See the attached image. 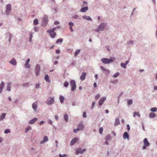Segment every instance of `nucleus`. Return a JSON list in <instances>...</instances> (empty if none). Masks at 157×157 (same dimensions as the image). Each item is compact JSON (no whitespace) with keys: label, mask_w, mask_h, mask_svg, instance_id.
Returning a JSON list of instances; mask_svg holds the SVG:
<instances>
[{"label":"nucleus","mask_w":157,"mask_h":157,"mask_svg":"<svg viewBox=\"0 0 157 157\" xmlns=\"http://www.w3.org/2000/svg\"><path fill=\"white\" fill-rule=\"evenodd\" d=\"M115 60V58L113 57L110 59L104 58L101 59V62L103 63L107 64L113 63Z\"/></svg>","instance_id":"f257e3e1"},{"label":"nucleus","mask_w":157,"mask_h":157,"mask_svg":"<svg viewBox=\"0 0 157 157\" xmlns=\"http://www.w3.org/2000/svg\"><path fill=\"white\" fill-rule=\"evenodd\" d=\"M105 27V23H101L97 28L96 31L98 32L100 31H102L104 30Z\"/></svg>","instance_id":"f03ea898"},{"label":"nucleus","mask_w":157,"mask_h":157,"mask_svg":"<svg viewBox=\"0 0 157 157\" xmlns=\"http://www.w3.org/2000/svg\"><path fill=\"white\" fill-rule=\"evenodd\" d=\"M48 17L47 15H45L43 19L41 25L44 27H45L47 25L48 22Z\"/></svg>","instance_id":"7ed1b4c3"},{"label":"nucleus","mask_w":157,"mask_h":157,"mask_svg":"<svg viewBox=\"0 0 157 157\" xmlns=\"http://www.w3.org/2000/svg\"><path fill=\"white\" fill-rule=\"evenodd\" d=\"M70 85L71 86V90L72 91H75L76 87L75 81L74 80H71L70 82Z\"/></svg>","instance_id":"20e7f679"},{"label":"nucleus","mask_w":157,"mask_h":157,"mask_svg":"<svg viewBox=\"0 0 157 157\" xmlns=\"http://www.w3.org/2000/svg\"><path fill=\"white\" fill-rule=\"evenodd\" d=\"M54 98L50 97L47 99L45 102L48 105H52L54 103Z\"/></svg>","instance_id":"39448f33"},{"label":"nucleus","mask_w":157,"mask_h":157,"mask_svg":"<svg viewBox=\"0 0 157 157\" xmlns=\"http://www.w3.org/2000/svg\"><path fill=\"white\" fill-rule=\"evenodd\" d=\"M11 6L10 4H8L6 6V14L7 15L10 14L11 11Z\"/></svg>","instance_id":"423d86ee"},{"label":"nucleus","mask_w":157,"mask_h":157,"mask_svg":"<svg viewBox=\"0 0 157 157\" xmlns=\"http://www.w3.org/2000/svg\"><path fill=\"white\" fill-rule=\"evenodd\" d=\"M35 73L37 76H38L40 74V66L39 64H37L35 69Z\"/></svg>","instance_id":"0eeeda50"},{"label":"nucleus","mask_w":157,"mask_h":157,"mask_svg":"<svg viewBox=\"0 0 157 157\" xmlns=\"http://www.w3.org/2000/svg\"><path fill=\"white\" fill-rule=\"evenodd\" d=\"M85 151V148H84L82 149V148L81 147L79 148L76 150L75 154L77 155L79 153L81 154H82Z\"/></svg>","instance_id":"6e6552de"},{"label":"nucleus","mask_w":157,"mask_h":157,"mask_svg":"<svg viewBox=\"0 0 157 157\" xmlns=\"http://www.w3.org/2000/svg\"><path fill=\"white\" fill-rule=\"evenodd\" d=\"M12 36V34L10 33H7L6 34V38L8 39L9 42H10L11 41Z\"/></svg>","instance_id":"1a4fd4ad"},{"label":"nucleus","mask_w":157,"mask_h":157,"mask_svg":"<svg viewBox=\"0 0 157 157\" xmlns=\"http://www.w3.org/2000/svg\"><path fill=\"white\" fill-rule=\"evenodd\" d=\"M78 140V138L77 137H75L73 138L72 140L71 141L70 143V145L71 146L75 144L76 142Z\"/></svg>","instance_id":"9d476101"},{"label":"nucleus","mask_w":157,"mask_h":157,"mask_svg":"<svg viewBox=\"0 0 157 157\" xmlns=\"http://www.w3.org/2000/svg\"><path fill=\"white\" fill-rule=\"evenodd\" d=\"M84 128V125L82 122H80L78 126V128L79 130V131L82 130Z\"/></svg>","instance_id":"9b49d317"},{"label":"nucleus","mask_w":157,"mask_h":157,"mask_svg":"<svg viewBox=\"0 0 157 157\" xmlns=\"http://www.w3.org/2000/svg\"><path fill=\"white\" fill-rule=\"evenodd\" d=\"M106 99L105 97H103L101 98L99 101V105H101L103 103L104 101Z\"/></svg>","instance_id":"f8f14e48"},{"label":"nucleus","mask_w":157,"mask_h":157,"mask_svg":"<svg viewBox=\"0 0 157 157\" xmlns=\"http://www.w3.org/2000/svg\"><path fill=\"white\" fill-rule=\"evenodd\" d=\"M48 137L46 136H45L43 137V140L40 142V144H43L45 142L48 141Z\"/></svg>","instance_id":"ddd939ff"},{"label":"nucleus","mask_w":157,"mask_h":157,"mask_svg":"<svg viewBox=\"0 0 157 157\" xmlns=\"http://www.w3.org/2000/svg\"><path fill=\"white\" fill-rule=\"evenodd\" d=\"M32 107L34 111L36 112L37 108V103L36 102L33 103L32 105Z\"/></svg>","instance_id":"4468645a"},{"label":"nucleus","mask_w":157,"mask_h":157,"mask_svg":"<svg viewBox=\"0 0 157 157\" xmlns=\"http://www.w3.org/2000/svg\"><path fill=\"white\" fill-rule=\"evenodd\" d=\"M129 135L128 132H125L123 134V137L124 139H127L128 140H129Z\"/></svg>","instance_id":"2eb2a0df"},{"label":"nucleus","mask_w":157,"mask_h":157,"mask_svg":"<svg viewBox=\"0 0 157 157\" xmlns=\"http://www.w3.org/2000/svg\"><path fill=\"white\" fill-rule=\"evenodd\" d=\"M88 10V6H85L82 7L80 10V11L81 12L85 13Z\"/></svg>","instance_id":"dca6fc26"},{"label":"nucleus","mask_w":157,"mask_h":157,"mask_svg":"<svg viewBox=\"0 0 157 157\" xmlns=\"http://www.w3.org/2000/svg\"><path fill=\"white\" fill-rule=\"evenodd\" d=\"M143 143L144 145L147 146L148 147L150 145V143L148 142L147 139V138H145L143 140Z\"/></svg>","instance_id":"f3484780"},{"label":"nucleus","mask_w":157,"mask_h":157,"mask_svg":"<svg viewBox=\"0 0 157 157\" xmlns=\"http://www.w3.org/2000/svg\"><path fill=\"white\" fill-rule=\"evenodd\" d=\"M9 63L14 66H15L17 64V62L14 58H13L11 60L9 61Z\"/></svg>","instance_id":"a211bd4d"},{"label":"nucleus","mask_w":157,"mask_h":157,"mask_svg":"<svg viewBox=\"0 0 157 157\" xmlns=\"http://www.w3.org/2000/svg\"><path fill=\"white\" fill-rule=\"evenodd\" d=\"M82 18L87 21H92V19L89 16L83 15L82 17Z\"/></svg>","instance_id":"6ab92c4d"},{"label":"nucleus","mask_w":157,"mask_h":157,"mask_svg":"<svg viewBox=\"0 0 157 157\" xmlns=\"http://www.w3.org/2000/svg\"><path fill=\"white\" fill-rule=\"evenodd\" d=\"M86 73V72H83L82 73V75L80 77V79L82 81H83L85 79Z\"/></svg>","instance_id":"aec40b11"},{"label":"nucleus","mask_w":157,"mask_h":157,"mask_svg":"<svg viewBox=\"0 0 157 157\" xmlns=\"http://www.w3.org/2000/svg\"><path fill=\"white\" fill-rule=\"evenodd\" d=\"M11 84L12 83L11 82H9L7 83V86L6 89L7 91H10Z\"/></svg>","instance_id":"412c9836"},{"label":"nucleus","mask_w":157,"mask_h":157,"mask_svg":"<svg viewBox=\"0 0 157 157\" xmlns=\"http://www.w3.org/2000/svg\"><path fill=\"white\" fill-rule=\"evenodd\" d=\"M5 85V83L3 82H2L0 84V93H1L3 87Z\"/></svg>","instance_id":"4be33fe9"},{"label":"nucleus","mask_w":157,"mask_h":157,"mask_svg":"<svg viewBox=\"0 0 157 157\" xmlns=\"http://www.w3.org/2000/svg\"><path fill=\"white\" fill-rule=\"evenodd\" d=\"M38 119L37 118H34L33 119L30 121L29 122V124H33Z\"/></svg>","instance_id":"5701e85b"},{"label":"nucleus","mask_w":157,"mask_h":157,"mask_svg":"<svg viewBox=\"0 0 157 157\" xmlns=\"http://www.w3.org/2000/svg\"><path fill=\"white\" fill-rule=\"evenodd\" d=\"M49 33V35L50 37L52 38H54L56 36V33Z\"/></svg>","instance_id":"b1692460"},{"label":"nucleus","mask_w":157,"mask_h":157,"mask_svg":"<svg viewBox=\"0 0 157 157\" xmlns=\"http://www.w3.org/2000/svg\"><path fill=\"white\" fill-rule=\"evenodd\" d=\"M120 124V121L118 118H117L116 119L114 125L115 126H117Z\"/></svg>","instance_id":"393cba45"},{"label":"nucleus","mask_w":157,"mask_h":157,"mask_svg":"<svg viewBox=\"0 0 157 157\" xmlns=\"http://www.w3.org/2000/svg\"><path fill=\"white\" fill-rule=\"evenodd\" d=\"M156 114L153 112L150 113L149 115V117L151 118H154L155 117H156Z\"/></svg>","instance_id":"a878e982"},{"label":"nucleus","mask_w":157,"mask_h":157,"mask_svg":"<svg viewBox=\"0 0 157 157\" xmlns=\"http://www.w3.org/2000/svg\"><path fill=\"white\" fill-rule=\"evenodd\" d=\"M6 113H3L0 116V121L4 120L5 117Z\"/></svg>","instance_id":"bb28decb"},{"label":"nucleus","mask_w":157,"mask_h":157,"mask_svg":"<svg viewBox=\"0 0 157 157\" xmlns=\"http://www.w3.org/2000/svg\"><path fill=\"white\" fill-rule=\"evenodd\" d=\"M44 79L47 82H50L51 81L49 79V76L48 75H45Z\"/></svg>","instance_id":"cd10ccee"},{"label":"nucleus","mask_w":157,"mask_h":157,"mask_svg":"<svg viewBox=\"0 0 157 157\" xmlns=\"http://www.w3.org/2000/svg\"><path fill=\"white\" fill-rule=\"evenodd\" d=\"M59 99L60 102L61 103H63V101L65 99L64 98L62 95H61L59 97Z\"/></svg>","instance_id":"c85d7f7f"},{"label":"nucleus","mask_w":157,"mask_h":157,"mask_svg":"<svg viewBox=\"0 0 157 157\" xmlns=\"http://www.w3.org/2000/svg\"><path fill=\"white\" fill-rule=\"evenodd\" d=\"M80 49H77L75 52L74 56L76 57L78 54L80 52Z\"/></svg>","instance_id":"c756f323"},{"label":"nucleus","mask_w":157,"mask_h":157,"mask_svg":"<svg viewBox=\"0 0 157 157\" xmlns=\"http://www.w3.org/2000/svg\"><path fill=\"white\" fill-rule=\"evenodd\" d=\"M63 117L65 122H67L68 121V115L67 114H65L63 116Z\"/></svg>","instance_id":"7c9ffc66"},{"label":"nucleus","mask_w":157,"mask_h":157,"mask_svg":"<svg viewBox=\"0 0 157 157\" xmlns=\"http://www.w3.org/2000/svg\"><path fill=\"white\" fill-rule=\"evenodd\" d=\"M137 115L139 117H140V114L139 112H134L133 113V116L134 117H135Z\"/></svg>","instance_id":"2f4dec72"},{"label":"nucleus","mask_w":157,"mask_h":157,"mask_svg":"<svg viewBox=\"0 0 157 157\" xmlns=\"http://www.w3.org/2000/svg\"><path fill=\"white\" fill-rule=\"evenodd\" d=\"M32 129V128L30 126H29L27 128H26L25 130V132L27 133L29 131Z\"/></svg>","instance_id":"473e14b6"},{"label":"nucleus","mask_w":157,"mask_h":157,"mask_svg":"<svg viewBox=\"0 0 157 157\" xmlns=\"http://www.w3.org/2000/svg\"><path fill=\"white\" fill-rule=\"evenodd\" d=\"M150 110L153 112H156L157 111V108L155 107L151 108L150 109Z\"/></svg>","instance_id":"72a5a7b5"},{"label":"nucleus","mask_w":157,"mask_h":157,"mask_svg":"<svg viewBox=\"0 0 157 157\" xmlns=\"http://www.w3.org/2000/svg\"><path fill=\"white\" fill-rule=\"evenodd\" d=\"M63 39L59 38V39H58V40H56V44H58L59 43L62 42H63Z\"/></svg>","instance_id":"f704fd0d"},{"label":"nucleus","mask_w":157,"mask_h":157,"mask_svg":"<svg viewBox=\"0 0 157 157\" xmlns=\"http://www.w3.org/2000/svg\"><path fill=\"white\" fill-rule=\"evenodd\" d=\"M73 17L74 19H80V17L78 16L77 15H76V14L74 15L73 16Z\"/></svg>","instance_id":"c9c22d12"},{"label":"nucleus","mask_w":157,"mask_h":157,"mask_svg":"<svg viewBox=\"0 0 157 157\" xmlns=\"http://www.w3.org/2000/svg\"><path fill=\"white\" fill-rule=\"evenodd\" d=\"M103 73L106 74H109L110 73V71L109 70L105 69L103 71Z\"/></svg>","instance_id":"e433bc0d"},{"label":"nucleus","mask_w":157,"mask_h":157,"mask_svg":"<svg viewBox=\"0 0 157 157\" xmlns=\"http://www.w3.org/2000/svg\"><path fill=\"white\" fill-rule=\"evenodd\" d=\"M38 24V21L37 19H34L33 21V24L35 25H36Z\"/></svg>","instance_id":"4c0bfd02"},{"label":"nucleus","mask_w":157,"mask_h":157,"mask_svg":"<svg viewBox=\"0 0 157 157\" xmlns=\"http://www.w3.org/2000/svg\"><path fill=\"white\" fill-rule=\"evenodd\" d=\"M133 43V41L132 40H129L127 41V44L129 45H132Z\"/></svg>","instance_id":"58836bf2"},{"label":"nucleus","mask_w":157,"mask_h":157,"mask_svg":"<svg viewBox=\"0 0 157 157\" xmlns=\"http://www.w3.org/2000/svg\"><path fill=\"white\" fill-rule=\"evenodd\" d=\"M55 29V28H53L51 30H48L47 32L48 33H55V32H54Z\"/></svg>","instance_id":"ea45409f"},{"label":"nucleus","mask_w":157,"mask_h":157,"mask_svg":"<svg viewBox=\"0 0 157 157\" xmlns=\"http://www.w3.org/2000/svg\"><path fill=\"white\" fill-rule=\"evenodd\" d=\"M121 66L122 67L125 69L126 67V65L124 63H121Z\"/></svg>","instance_id":"a19ab883"},{"label":"nucleus","mask_w":157,"mask_h":157,"mask_svg":"<svg viewBox=\"0 0 157 157\" xmlns=\"http://www.w3.org/2000/svg\"><path fill=\"white\" fill-rule=\"evenodd\" d=\"M25 66L26 68H29L30 67V66L29 65V63L25 62Z\"/></svg>","instance_id":"79ce46f5"},{"label":"nucleus","mask_w":157,"mask_h":157,"mask_svg":"<svg viewBox=\"0 0 157 157\" xmlns=\"http://www.w3.org/2000/svg\"><path fill=\"white\" fill-rule=\"evenodd\" d=\"M69 83L67 81H66L64 84V86L65 87H67L69 85Z\"/></svg>","instance_id":"37998d69"},{"label":"nucleus","mask_w":157,"mask_h":157,"mask_svg":"<svg viewBox=\"0 0 157 157\" xmlns=\"http://www.w3.org/2000/svg\"><path fill=\"white\" fill-rule=\"evenodd\" d=\"M119 74L120 73L119 72H117L113 75V77L115 78H117L119 75Z\"/></svg>","instance_id":"c03bdc74"},{"label":"nucleus","mask_w":157,"mask_h":157,"mask_svg":"<svg viewBox=\"0 0 157 157\" xmlns=\"http://www.w3.org/2000/svg\"><path fill=\"white\" fill-rule=\"evenodd\" d=\"M132 103V99H130L128 100L127 104L128 105H130Z\"/></svg>","instance_id":"a18cd8bd"},{"label":"nucleus","mask_w":157,"mask_h":157,"mask_svg":"<svg viewBox=\"0 0 157 157\" xmlns=\"http://www.w3.org/2000/svg\"><path fill=\"white\" fill-rule=\"evenodd\" d=\"M111 138V136L109 135H107L105 138L106 140H108Z\"/></svg>","instance_id":"49530a36"},{"label":"nucleus","mask_w":157,"mask_h":157,"mask_svg":"<svg viewBox=\"0 0 157 157\" xmlns=\"http://www.w3.org/2000/svg\"><path fill=\"white\" fill-rule=\"evenodd\" d=\"M103 131V128L102 127H101L99 129V132L100 134H101L102 133Z\"/></svg>","instance_id":"de8ad7c7"},{"label":"nucleus","mask_w":157,"mask_h":157,"mask_svg":"<svg viewBox=\"0 0 157 157\" xmlns=\"http://www.w3.org/2000/svg\"><path fill=\"white\" fill-rule=\"evenodd\" d=\"M95 104V101H94L93 102L92 104V105L91 107V109H92L94 107V105Z\"/></svg>","instance_id":"09e8293b"},{"label":"nucleus","mask_w":157,"mask_h":157,"mask_svg":"<svg viewBox=\"0 0 157 157\" xmlns=\"http://www.w3.org/2000/svg\"><path fill=\"white\" fill-rule=\"evenodd\" d=\"M100 97V95L99 94H97L95 96V99H99Z\"/></svg>","instance_id":"8fccbe9b"},{"label":"nucleus","mask_w":157,"mask_h":157,"mask_svg":"<svg viewBox=\"0 0 157 157\" xmlns=\"http://www.w3.org/2000/svg\"><path fill=\"white\" fill-rule=\"evenodd\" d=\"M10 132V130L8 129H6L4 132V133L7 134Z\"/></svg>","instance_id":"3c124183"},{"label":"nucleus","mask_w":157,"mask_h":157,"mask_svg":"<svg viewBox=\"0 0 157 157\" xmlns=\"http://www.w3.org/2000/svg\"><path fill=\"white\" fill-rule=\"evenodd\" d=\"M67 156V155L66 154L61 155L59 154V157H65Z\"/></svg>","instance_id":"603ef678"},{"label":"nucleus","mask_w":157,"mask_h":157,"mask_svg":"<svg viewBox=\"0 0 157 157\" xmlns=\"http://www.w3.org/2000/svg\"><path fill=\"white\" fill-rule=\"evenodd\" d=\"M69 25L70 27H72L74 25V24L73 22H70L69 23Z\"/></svg>","instance_id":"864d4df0"},{"label":"nucleus","mask_w":157,"mask_h":157,"mask_svg":"<svg viewBox=\"0 0 157 157\" xmlns=\"http://www.w3.org/2000/svg\"><path fill=\"white\" fill-rule=\"evenodd\" d=\"M82 116L84 118L86 117V113L85 112H83Z\"/></svg>","instance_id":"5fc2aeb1"},{"label":"nucleus","mask_w":157,"mask_h":157,"mask_svg":"<svg viewBox=\"0 0 157 157\" xmlns=\"http://www.w3.org/2000/svg\"><path fill=\"white\" fill-rule=\"evenodd\" d=\"M40 84L39 83H37L36 84L35 88L36 89H38L40 87Z\"/></svg>","instance_id":"6e6d98bb"},{"label":"nucleus","mask_w":157,"mask_h":157,"mask_svg":"<svg viewBox=\"0 0 157 157\" xmlns=\"http://www.w3.org/2000/svg\"><path fill=\"white\" fill-rule=\"evenodd\" d=\"M48 122L49 124H50L51 125H52L53 122L52 121V120H49L48 121Z\"/></svg>","instance_id":"4d7b16f0"},{"label":"nucleus","mask_w":157,"mask_h":157,"mask_svg":"<svg viewBox=\"0 0 157 157\" xmlns=\"http://www.w3.org/2000/svg\"><path fill=\"white\" fill-rule=\"evenodd\" d=\"M78 131H79V130L78 129V128H77V129H74L73 130V132L75 133H76Z\"/></svg>","instance_id":"13d9d810"},{"label":"nucleus","mask_w":157,"mask_h":157,"mask_svg":"<svg viewBox=\"0 0 157 157\" xmlns=\"http://www.w3.org/2000/svg\"><path fill=\"white\" fill-rule=\"evenodd\" d=\"M147 147H148V146H147L145 145L144 144V146H143V147H142V149L143 150H145L146 148Z\"/></svg>","instance_id":"bf43d9fd"},{"label":"nucleus","mask_w":157,"mask_h":157,"mask_svg":"<svg viewBox=\"0 0 157 157\" xmlns=\"http://www.w3.org/2000/svg\"><path fill=\"white\" fill-rule=\"evenodd\" d=\"M29 83H26L23 84L22 85V86H28L29 85Z\"/></svg>","instance_id":"052dcab7"},{"label":"nucleus","mask_w":157,"mask_h":157,"mask_svg":"<svg viewBox=\"0 0 157 157\" xmlns=\"http://www.w3.org/2000/svg\"><path fill=\"white\" fill-rule=\"evenodd\" d=\"M127 130L128 131H129L130 129V126L129 124H127Z\"/></svg>","instance_id":"680f3d73"},{"label":"nucleus","mask_w":157,"mask_h":157,"mask_svg":"<svg viewBox=\"0 0 157 157\" xmlns=\"http://www.w3.org/2000/svg\"><path fill=\"white\" fill-rule=\"evenodd\" d=\"M44 121H42L40 122L39 124H40V125H43L44 124Z\"/></svg>","instance_id":"e2e57ef3"},{"label":"nucleus","mask_w":157,"mask_h":157,"mask_svg":"<svg viewBox=\"0 0 157 157\" xmlns=\"http://www.w3.org/2000/svg\"><path fill=\"white\" fill-rule=\"evenodd\" d=\"M56 52L57 54H59L60 52V50L59 49H57L56 50Z\"/></svg>","instance_id":"0e129e2a"},{"label":"nucleus","mask_w":157,"mask_h":157,"mask_svg":"<svg viewBox=\"0 0 157 157\" xmlns=\"http://www.w3.org/2000/svg\"><path fill=\"white\" fill-rule=\"evenodd\" d=\"M100 68L103 71L105 70V68L104 67H103V66H101L100 67Z\"/></svg>","instance_id":"69168bd1"},{"label":"nucleus","mask_w":157,"mask_h":157,"mask_svg":"<svg viewBox=\"0 0 157 157\" xmlns=\"http://www.w3.org/2000/svg\"><path fill=\"white\" fill-rule=\"evenodd\" d=\"M34 30L35 32H37L38 31V29L37 27H34Z\"/></svg>","instance_id":"338daca9"},{"label":"nucleus","mask_w":157,"mask_h":157,"mask_svg":"<svg viewBox=\"0 0 157 157\" xmlns=\"http://www.w3.org/2000/svg\"><path fill=\"white\" fill-rule=\"evenodd\" d=\"M29 36V38H32V37H33V33H30Z\"/></svg>","instance_id":"774afa93"}]
</instances>
